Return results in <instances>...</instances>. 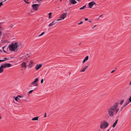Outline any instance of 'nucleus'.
<instances>
[{"label":"nucleus","instance_id":"nucleus-1","mask_svg":"<svg viewBox=\"0 0 131 131\" xmlns=\"http://www.w3.org/2000/svg\"><path fill=\"white\" fill-rule=\"evenodd\" d=\"M115 107H113V105L108 108L107 110L108 114V115L111 117H113L115 114L114 110Z\"/></svg>","mask_w":131,"mask_h":131},{"label":"nucleus","instance_id":"nucleus-2","mask_svg":"<svg viewBox=\"0 0 131 131\" xmlns=\"http://www.w3.org/2000/svg\"><path fill=\"white\" fill-rule=\"evenodd\" d=\"M17 47V43L15 42L10 45L9 48V50L11 51H16L18 49Z\"/></svg>","mask_w":131,"mask_h":131},{"label":"nucleus","instance_id":"nucleus-3","mask_svg":"<svg viewBox=\"0 0 131 131\" xmlns=\"http://www.w3.org/2000/svg\"><path fill=\"white\" fill-rule=\"evenodd\" d=\"M109 123L105 120L102 121L100 123V128L101 129L106 128L108 126Z\"/></svg>","mask_w":131,"mask_h":131},{"label":"nucleus","instance_id":"nucleus-4","mask_svg":"<svg viewBox=\"0 0 131 131\" xmlns=\"http://www.w3.org/2000/svg\"><path fill=\"white\" fill-rule=\"evenodd\" d=\"M38 80V78H36L34 81L32 82L31 84L29 85L30 87H32L33 86H37L38 85V83L37 82Z\"/></svg>","mask_w":131,"mask_h":131},{"label":"nucleus","instance_id":"nucleus-5","mask_svg":"<svg viewBox=\"0 0 131 131\" xmlns=\"http://www.w3.org/2000/svg\"><path fill=\"white\" fill-rule=\"evenodd\" d=\"M118 105V102H116L113 105V107H115V109L114 110V112L115 114H116L118 112L119 110V108H117Z\"/></svg>","mask_w":131,"mask_h":131},{"label":"nucleus","instance_id":"nucleus-6","mask_svg":"<svg viewBox=\"0 0 131 131\" xmlns=\"http://www.w3.org/2000/svg\"><path fill=\"white\" fill-rule=\"evenodd\" d=\"M40 5L38 4H33L32 5V7L34 10L37 11L38 10V8Z\"/></svg>","mask_w":131,"mask_h":131},{"label":"nucleus","instance_id":"nucleus-7","mask_svg":"<svg viewBox=\"0 0 131 131\" xmlns=\"http://www.w3.org/2000/svg\"><path fill=\"white\" fill-rule=\"evenodd\" d=\"M35 65V63L32 60H30L29 62V64L28 67L29 68H31Z\"/></svg>","mask_w":131,"mask_h":131},{"label":"nucleus","instance_id":"nucleus-8","mask_svg":"<svg viewBox=\"0 0 131 131\" xmlns=\"http://www.w3.org/2000/svg\"><path fill=\"white\" fill-rule=\"evenodd\" d=\"M3 68H8L12 66L11 64L9 63H6L2 65Z\"/></svg>","mask_w":131,"mask_h":131},{"label":"nucleus","instance_id":"nucleus-9","mask_svg":"<svg viewBox=\"0 0 131 131\" xmlns=\"http://www.w3.org/2000/svg\"><path fill=\"white\" fill-rule=\"evenodd\" d=\"M57 23V21H56V20L53 21L51 23H50L49 25L48 26L51 27L54 26Z\"/></svg>","mask_w":131,"mask_h":131},{"label":"nucleus","instance_id":"nucleus-10","mask_svg":"<svg viewBox=\"0 0 131 131\" xmlns=\"http://www.w3.org/2000/svg\"><path fill=\"white\" fill-rule=\"evenodd\" d=\"M42 66L41 64H37L35 67V69L36 70H38Z\"/></svg>","mask_w":131,"mask_h":131},{"label":"nucleus","instance_id":"nucleus-11","mask_svg":"<svg viewBox=\"0 0 131 131\" xmlns=\"http://www.w3.org/2000/svg\"><path fill=\"white\" fill-rule=\"evenodd\" d=\"M95 4V3L94 2H91L89 3V7L91 8Z\"/></svg>","mask_w":131,"mask_h":131},{"label":"nucleus","instance_id":"nucleus-12","mask_svg":"<svg viewBox=\"0 0 131 131\" xmlns=\"http://www.w3.org/2000/svg\"><path fill=\"white\" fill-rule=\"evenodd\" d=\"M28 54L22 57L21 60H22V61H26L27 59Z\"/></svg>","mask_w":131,"mask_h":131},{"label":"nucleus","instance_id":"nucleus-13","mask_svg":"<svg viewBox=\"0 0 131 131\" xmlns=\"http://www.w3.org/2000/svg\"><path fill=\"white\" fill-rule=\"evenodd\" d=\"M67 14V13L63 14L60 17H61V18H62V19H64V18L66 17Z\"/></svg>","mask_w":131,"mask_h":131},{"label":"nucleus","instance_id":"nucleus-14","mask_svg":"<svg viewBox=\"0 0 131 131\" xmlns=\"http://www.w3.org/2000/svg\"><path fill=\"white\" fill-rule=\"evenodd\" d=\"M70 3H71L73 4H76L77 3V2L75 0H69Z\"/></svg>","mask_w":131,"mask_h":131},{"label":"nucleus","instance_id":"nucleus-15","mask_svg":"<svg viewBox=\"0 0 131 131\" xmlns=\"http://www.w3.org/2000/svg\"><path fill=\"white\" fill-rule=\"evenodd\" d=\"M129 103V101L128 100H126L123 105L124 106L126 107V106H127Z\"/></svg>","mask_w":131,"mask_h":131},{"label":"nucleus","instance_id":"nucleus-16","mask_svg":"<svg viewBox=\"0 0 131 131\" xmlns=\"http://www.w3.org/2000/svg\"><path fill=\"white\" fill-rule=\"evenodd\" d=\"M26 64L25 62H23L21 65V66L22 68H25L26 67Z\"/></svg>","mask_w":131,"mask_h":131},{"label":"nucleus","instance_id":"nucleus-17","mask_svg":"<svg viewBox=\"0 0 131 131\" xmlns=\"http://www.w3.org/2000/svg\"><path fill=\"white\" fill-rule=\"evenodd\" d=\"M17 43V46H18V49L19 48H21L22 47V45L21 43Z\"/></svg>","mask_w":131,"mask_h":131},{"label":"nucleus","instance_id":"nucleus-18","mask_svg":"<svg viewBox=\"0 0 131 131\" xmlns=\"http://www.w3.org/2000/svg\"><path fill=\"white\" fill-rule=\"evenodd\" d=\"M89 59V56H86L85 58H84L83 60V61L82 63H84L86 61L88 60Z\"/></svg>","mask_w":131,"mask_h":131},{"label":"nucleus","instance_id":"nucleus-19","mask_svg":"<svg viewBox=\"0 0 131 131\" xmlns=\"http://www.w3.org/2000/svg\"><path fill=\"white\" fill-rule=\"evenodd\" d=\"M88 67V66H85L80 71V72H84L85 70L87 69Z\"/></svg>","mask_w":131,"mask_h":131},{"label":"nucleus","instance_id":"nucleus-20","mask_svg":"<svg viewBox=\"0 0 131 131\" xmlns=\"http://www.w3.org/2000/svg\"><path fill=\"white\" fill-rule=\"evenodd\" d=\"M39 118V117L38 116H37L32 118V121H37L38 120Z\"/></svg>","mask_w":131,"mask_h":131},{"label":"nucleus","instance_id":"nucleus-21","mask_svg":"<svg viewBox=\"0 0 131 131\" xmlns=\"http://www.w3.org/2000/svg\"><path fill=\"white\" fill-rule=\"evenodd\" d=\"M118 121V119H117L116 121L115 122V123H114L113 124L112 127H114L116 126L117 124V121Z\"/></svg>","mask_w":131,"mask_h":131},{"label":"nucleus","instance_id":"nucleus-22","mask_svg":"<svg viewBox=\"0 0 131 131\" xmlns=\"http://www.w3.org/2000/svg\"><path fill=\"white\" fill-rule=\"evenodd\" d=\"M48 15H49L48 17V18L49 19H51L52 18V13L51 12L50 13H49Z\"/></svg>","mask_w":131,"mask_h":131},{"label":"nucleus","instance_id":"nucleus-23","mask_svg":"<svg viewBox=\"0 0 131 131\" xmlns=\"http://www.w3.org/2000/svg\"><path fill=\"white\" fill-rule=\"evenodd\" d=\"M3 67L1 65V66L0 67V73L3 72Z\"/></svg>","mask_w":131,"mask_h":131},{"label":"nucleus","instance_id":"nucleus-24","mask_svg":"<svg viewBox=\"0 0 131 131\" xmlns=\"http://www.w3.org/2000/svg\"><path fill=\"white\" fill-rule=\"evenodd\" d=\"M14 98L15 100L16 101H17L19 99L18 98V97L17 96V97L14 96Z\"/></svg>","mask_w":131,"mask_h":131},{"label":"nucleus","instance_id":"nucleus-25","mask_svg":"<svg viewBox=\"0 0 131 131\" xmlns=\"http://www.w3.org/2000/svg\"><path fill=\"white\" fill-rule=\"evenodd\" d=\"M124 100H122L121 101V102L120 103V104L121 105H122L123 104V103L124 102Z\"/></svg>","mask_w":131,"mask_h":131},{"label":"nucleus","instance_id":"nucleus-26","mask_svg":"<svg viewBox=\"0 0 131 131\" xmlns=\"http://www.w3.org/2000/svg\"><path fill=\"white\" fill-rule=\"evenodd\" d=\"M86 7V6L85 5H84L83 6V7L80 8V9L81 10V9H84V8Z\"/></svg>","mask_w":131,"mask_h":131},{"label":"nucleus","instance_id":"nucleus-27","mask_svg":"<svg viewBox=\"0 0 131 131\" xmlns=\"http://www.w3.org/2000/svg\"><path fill=\"white\" fill-rule=\"evenodd\" d=\"M63 19H62V18H61V17H60L59 19H57L56 21H59V20H62Z\"/></svg>","mask_w":131,"mask_h":131},{"label":"nucleus","instance_id":"nucleus-28","mask_svg":"<svg viewBox=\"0 0 131 131\" xmlns=\"http://www.w3.org/2000/svg\"><path fill=\"white\" fill-rule=\"evenodd\" d=\"M45 34V32H42L41 34L39 35L38 36H40L43 35Z\"/></svg>","mask_w":131,"mask_h":131},{"label":"nucleus","instance_id":"nucleus-29","mask_svg":"<svg viewBox=\"0 0 131 131\" xmlns=\"http://www.w3.org/2000/svg\"><path fill=\"white\" fill-rule=\"evenodd\" d=\"M5 47H6V46H5L4 47H2V49H3V51H4V52H6V51L5 50H4V48H5Z\"/></svg>","mask_w":131,"mask_h":131},{"label":"nucleus","instance_id":"nucleus-30","mask_svg":"<svg viewBox=\"0 0 131 131\" xmlns=\"http://www.w3.org/2000/svg\"><path fill=\"white\" fill-rule=\"evenodd\" d=\"M8 58H5L4 59V60H4V61L6 60H8Z\"/></svg>","mask_w":131,"mask_h":131},{"label":"nucleus","instance_id":"nucleus-31","mask_svg":"<svg viewBox=\"0 0 131 131\" xmlns=\"http://www.w3.org/2000/svg\"><path fill=\"white\" fill-rule=\"evenodd\" d=\"M33 91H34V90H31L28 92V93H30L31 92H33Z\"/></svg>","mask_w":131,"mask_h":131},{"label":"nucleus","instance_id":"nucleus-32","mask_svg":"<svg viewBox=\"0 0 131 131\" xmlns=\"http://www.w3.org/2000/svg\"><path fill=\"white\" fill-rule=\"evenodd\" d=\"M125 107V106H124V105H123L121 107V110H122Z\"/></svg>","mask_w":131,"mask_h":131},{"label":"nucleus","instance_id":"nucleus-33","mask_svg":"<svg viewBox=\"0 0 131 131\" xmlns=\"http://www.w3.org/2000/svg\"><path fill=\"white\" fill-rule=\"evenodd\" d=\"M4 1H2L0 3V6H1V5H2L3 4V2Z\"/></svg>","mask_w":131,"mask_h":131},{"label":"nucleus","instance_id":"nucleus-34","mask_svg":"<svg viewBox=\"0 0 131 131\" xmlns=\"http://www.w3.org/2000/svg\"><path fill=\"white\" fill-rule=\"evenodd\" d=\"M129 101V102H131V96H130V97L129 99V100H128Z\"/></svg>","mask_w":131,"mask_h":131},{"label":"nucleus","instance_id":"nucleus-35","mask_svg":"<svg viewBox=\"0 0 131 131\" xmlns=\"http://www.w3.org/2000/svg\"><path fill=\"white\" fill-rule=\"evenodd\" d=\"M83 23V22L82 21H81L80 23H78V25H80V24H82Z\"/></svg>","mask_w":131,"mask_h":131},{"label":"nucleus","instance_id":"nucleus-36","mask_svg":"<svg viewBox=\"0 0 131 131\" xmlns=\"http://www.w3.org/2000/svg\"><path fill=\"white\" fill-rule=\"evenodd\" d=\"M43 79H42L41 81V83L42 84L43 83Z\"/></svg>","mask_w":131,"mask_h":131},{"label":"nucleus","instance_id":"nucleus-37","mask_svg":"<svg viewBox=\"0 0 131 131\" xmlns=\"http://www.w3.org/2000/svg\"><path fill=\"white\" fill-rule=\"evenodd\" d=\"M24 2H25L26 3H27V4H29V2H27L26 1V0H24Z\"/></svg>","mask_w":131,"mask_h":131},{"label":"nucleus","instance_id":"nucleus-38","mask_svg":"<svg viewBox=\"0 0 131 131\" xmlns=\"http://www.w3.org/2000/svg\"><path fill=\"white\" fill-rule=\"evenodd\" d=\"M17 96L18 97H20V98H22L23 97V96H21L20 95H18Z\"/></svg>","mask_w":131,"mask_h":131},{"label":"nucleus","instance_id":"nucleus-39","mask_svg":"<svg viewBox=\"0 0 131 131\" xmlns=\"http://www.w3.org/2000/svg\"><path fill=\"white\" fill-rule=\"evenodd\" d=\"M14 25H10V27L11 28H14Z\"/></svg>","mask_w":131,"mask_h":131},{"label":"nucleus","instance_id":"nucleus-40","mask_svg":"<svg viewBox=\"0 0 131 131\" xmlns=\"http://www.w3.org/2000/svg\"><path fill=\"white\" fill-rule=\"evenodd\" d=\"M37 1L39 2H41L42 0H37Z\"/></svg>","mask_w":131,"mask_h":131},{"label":"nucleus","instance_id":"nucleus-41","mask_svg":"<svg viewBox=\"0 0 131 131\" xmlns=\"http://www.w3.org/2000/svg\"><path fill=\"white\" fill-rule=\"evenodd\" d=\"M102 16V15H101L98 18H97V19H100V17H101Z\"/></svg>","mask_w":131,"mask_h":131},{"label":"nucleus","instance_id":"nucleus-42","mask_svg":"<svg viewBox=\"0 0 131 131\" xmlns=\"http://www.w3.org/2000/svg\"><path fill=\"white\" fill-rule=\"evenodd\" d=\"M46 113H45L44 116V117H46Z\"/></svg>","mask_w":131,"mask_h":131},{"label":"nucleus","instance_id":"nucleus-43","mask_svg":"<svg viewBox=\"0 0 131 131\" xmlns=\"http://www.w3.org/2000/svg\"><path fill=\"white\" fill-rule=\"evenodd\" d=\"M4 61V60H0V62H2Z\"/></svg>","mask_w":131,"mask_h":131},{"label":"nucleus","instance_id":"nucleus-44","mask_svg":"<svg viewBox=\"0 0 131 131\" xmlns=\"http://www.w3.org/2000/svg\"><path fill=\"white\" fill-rule=\"evenodd\" d=\"M115 70H113V71H112L111 72V73H113V72H114V71H115Z\"/></svg>","mask_w":131,"mask_h":131},{"label":"nucleus","instance_id":"nucleus-45","mask_svg":"<svg viewBox=\"0 0 131 131\" xmlns=\"http://www.w3.org/2000/svg\"><path fill=\"white\" fill-rule=\"evenodd\" d=\"M85 21H87L88 20V18H85Z\"/></svg>","mask_w":131,"mask_h":131},{"label":"nucleus","instance_id":"nucleus-46","mask_svg":"<svg viewBox=\"0 0 131 131\" xmlns=\"http://www.w3.org/2000/svg\"><path fill=\"white\" fill-rule=\"evenodd\" d=\"M96 25H95L94 26V27H93L92 28V29H93L96 26Z\"/></svg>","mask_w":131,"mask_h":131},{"label":"nucleus","instance_id":"nucleus-47","mask_svg":"<svg viewBox=\"0 0 131 131\" xmlns=\"http://www.w3.org/2000/svg\"><path fill=\"white\" fill-rule=\"evenodd\" d=\"M2 118V117L1 116V115L0 114V120Z\"/></svg>","mask_w":131,"mask_h":131},{"label":"nucleus","instance_id":"nucleus-48","mask_svg":"<svg viewBox=\"0 0 131 131\" xmlns=\"http://www.w3.org/2000/svg\"><path fill=\"white\" fill-rule=\"evenodd\" d=\"M2 34V32L1 31H0V35H1Z\"/></svg>","mask_w":131,"mask_h":131},{"label":"nucleus","instance_id":"nucleus-49","mask_svg":"<svg viewBox=\"0 0 131 131\" xmlns=\"http://www.w3.org/2000/svg\"><path fill=\"white\" fill-rule=\"evenodd\" d=\"M129 85H131V81L129 83Z\"/></svg>","mask_w":131,"mask_h":131},{"label":"nucleus","instance_id":"nucleus-50","mask_svg":"<svg viewBox=\"0 0 131 131\" xmlns=\"http://www.w3.org/2000/svg\"><path fill=\"white\" fill-rule=\"evenodd\" d=\"M89 21V22H92V21H91V20Z\"/></svg>","mask_w":131,"mask_h":131},{"label":"nucleus","instance_id":"nucleus-51","mask_svg":"<svg viewBox=\"0 0 131 131\" xmlns=\"http://www.w3.org/2000/svg\"><path fill=\"white\" fill-rule=\"evenodd\" d=\"M106 131H109V129H108Z\"/></svg>","mask_w":131,"mask_h":131},{"label":"nucleus","instance_id":"nucleus-52","mask_svg":"<svg viewBox=\"0 0 131 131\" xmlns=\"http://www.w3.org/2000/svg\"><path fill=\"white\" fill-rule=\"evenodd\" d=\"M62 0H60V1L61 2Z\"/></svg>","mask_w":131,"mask_h":131}]
</instances>
